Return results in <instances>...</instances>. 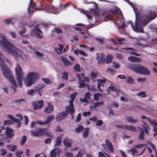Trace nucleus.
Masks as SVG:
<instances>
[{"mask_svg": "<svg viewBox=\"0 0 157 157\" xmlns=\"http://www.w3.org/2000/svg\"><path fill=\"white\" fill-rule=\"evenodd\" d=\"M157 17V13L155 11H151L150 16L146 17V21L144 19V17L141 15L137 14L136 13V27L135 30L139 31L141 33H144V30L142 26L147 25L151 20L155 19Z\"/></svg>", "mask_w": 157, "mask_h": 157, "instance_id": "1", "label": "nucleus"}, {"mask_svg": "<svg viewBox=\"0 0 157 157\" xmlns=\"http://www.w3.org/2000/svg\"><path fill=\"white\" fill-rule=\"evenodd\" d=\"M1 45L3 47L4 51L9 55L13 56L15 58L22 59V52L16 48L9 41L6 40H0Z\"/></svg>", "mask_w": 157, "mask_h": 157, "instance_id": "2", "label": "nucleus"}, {"mask_svg": "<svg viewBox=\"0 0 157 157\" xmlns=\"http://www.w3.org/2000/svg\"><path fill=\"white\" fill-rule=\"evenodd\" d=\"M5 63L4 60L0 57V66L5 78L7 79L12 84L14 85L16 87H17V83L16 80L11 74L10 70L5 64Z\"/></svg>", "mask_w": 157, "mask_h": 157, "instance_id": "3", "label": "nucleus"}, {"mask_svg": "<svg viewBox=\"0 0 157 157\" xmlns=\"http://www.w3.org/2000/svg\"><path fill=\"white\" fill-rule=\"evenodd\" d=\"M128 67L131 71L138 74L148 75L151 73L147 68L140 64H130Z\"/></svg>", "mask_w": 157, "mask_h": 157, "instance_id": "4", "label": "nucleus"}, {"mask_svg": "<svg viewBox=\"0 0 157 157\" xmlns=\"http://www.w3.org/2000/svg\"><path fill=\"white\" fill-rule=\"evenodd\" d=\"M40 76V74L36 72L29 73L26 76V86L28 87L32 86L38 79Z\"/></svg>", "mask_w": 157, "mask_h": 157, "instance_id": "5", "label": "nucleus"}, {"mask_svg": "<svg viewBox=\"0 0 157 157\" xmlns=\"http://www.w3.org/2000/svg\"><path fill=\"white\" fill-rule=\"evenodd\" d=\"M15 71L18 86L21 88L22 86V79L23 78V73L20 65L17 63L16 64Z\"/></svg>", "mask_w": 157, "mask_h": 157, "instance_id": "6", "label": "nucleus"}, {"mask_svg": "<svg viewBox=\"0 0 157 157\" xmlns=\"http://www.w3.org/2000/svg\"><path fill=\"white\" fill-rule=\"evenodd\" d=\"M106 144H102V146L105 150L108 153H110V151L113 153L114 150L113 145L109 140L108 139L105 140Z\"/></svg>", "mask_w": 157, "mask_h": 157, "instance_id": "7", "label": "nucleus"}, {"mask_svg": "<svg viewBox=\"0 0 157 157\" xmlns=\"http://www.w3.org/2000/svg\"><path fill=\"white\" fill-rule=\"evenodd\" d=\"M97 56L96 58V60L98 61L97 64L98 65H100L101 64L105 63V54L103 53L100 54L97 53Z\"/></svg>", "mask_w": 157, "mask_h": 157, "instance_id": "8", "label": "nucleus"}, {"mask_svg": "<svg viewBox=\"0 0 157 157\" xmlns=\"http://www.w3.org/2000/svg\"><path fill=\"white\" fill-rule=\"evenodd\" d=\"M44 101L43 100L34 101L32 102V105L34 106V110H37L38 109H41L44 105Z\"/></svg>", "mask_w": 157, "mask_h": 157, "instance_id": "9", "label": "nucleus"}, {"mask_svg": "<svg viewBox=\"0 0 157 157\" xmlns=\"http://www.w3.org/2000/svg\"><path fill=\"white\" fill-rule=\"evenodd\" d=\"M75 109L74 108V103L72 101H69V105L66 107V112L68 113H69L71 116L73 115L75 112Z\"/></svg>", "mask_w": 157, "mask_h": 157, "instance_id": "10", "label": "nucleus"}, {"mask_svg": "<svg viewBox=\"0 0 157 157\" xmlns=\"http://www.w3.org/2000/svg\"><path fill=\"white\" fill-rule=\"evenodd\" d=\"M45 86V85L44 83H41L36 85L34 87V88L35 91L41 96V94Z\"/></svg>", "mask_w": 157, "mask_h": 157, "instance_id": "11", "label": "nucleus"}, {"mask_svg": "<svg viewBox=\"0 0 157 157\" xmlns=\"http://www.w3.org/2000/svg\"><path fill=\"white\" fill-rule=\"evenodd\" d=\"M14 130L7 126L5 132L6 135L8 138L12 139V138L14 136Z\"/></svg>", "mask_w": 157, "mask_h": 157, "instance_id": "12", "label": "nucleus"}, {"mask_svg": "<svg viewBox=\"0 0 157 157\" xmlns=\"http://www.w3.org/2000/svg\"><path fill=\"white\" fill-rule=\"evenodd\" d=\"M67 115V113L65 111L61 112L56 116V121L58 122L60 121L65 119Z\"/></svg>", "mask_w": 157, "mask_h": 157, "instance_id": "13", "label": "nucleus"}, {"mask_svg": "<svg viewBox=\"0 0 157 157\" xmlns=\"http://www.w3.org/2000/svg\"><path fill=\"white\" fill-rule=\"evenodd\" d=\"M45 7L47 9L50 10V12L54 13H59V11L58 9L57 8H55L53 5H46Z\"/></svg>", "mask_w": 157, "mask_h": 157, "instance_id": "14", "label": "nucleus"}, {"mask_svg": "<svg viewBox=\"0 0 157 157\" xmlns=\"http://www.w3.org/2000/svg\"><path fill=\"white\" fill-rule=\"evenodd\" d=\"M44 130L42 128H38L36 129V131H31V132L34 136H42V133H43Z\"/></svg>", "mask_w": 157, "mask_h": 157, "instance_id": "15", "label": "nucleus"}, {"mask_svg": "<svg viewBox=\"0 0 157 157\" xmlns=\"http://www.w3.org/2000/svg\"><path fill=\"white\" fill-rule=\"evenodd\" d=\"M36 32H39L41 34L43 33L42 31L40 29L36 26L34 28L31 29L30 33V35L31 36H33L35 35H36V34L37 33Z\"/></svg>", "mask_w": 157, "mask_h": 157, "instance_id": "16", "label": "nucleus"}, {"mask_svg": "<svg viewBox=\"0 0 157 157\" xmlns=\"http://www.w3.org/2000/svg\"><path fill=\"white\" fill-rule=\"evenodd\" d=\"M141 117L143 119H146L150 123L153 125L155 126H157V121L155 119L151 120L149 117H147L146 116L142 115Z\"/></svg>", "mask_w": 157, "mask_h": 157, "instance_id": "17", "label": "nucleus"}, {"mask_svg": "<svg viewBox=\"0 0 157 157\" xmlns=\"http://www.w3.org/2000/svg\"><path fill=\"white\" fill-rule=\"evenodd\" d=\"M54 109V107L53 105L48 104L47 107L45 109L44 112L48 114H49L52 112Z\"/></svg>", "mask_w": 157, "mask_h": 157, "instance_id": "18", "label": "nucleus"}, {"mask_svg": "<svg viewBox=\"0 0 157 157\" xmlns=\"http://www.w3.org/2000/svg\"><path fill=\"white\" fill-rule=\"evenodd\" d=\"M139 130L140 131L139 135V138L141 140H143L144 139V133L143 130L141 128L138 127Z\"/></svg>", "mask_w": 157, "mask_h": 157, "instance_id": "19", "label": "nucleus"}, {"mask_svg": "<svg viewBox=\"0 0 157 157\" xmlns=\"http://www.w3.org/2000/svg\"><path fill=\"white\" fill-rule=\"evenodd\" d=\"M126 119L128 122L130 123H136L138 122V121L137 119H134L131 116L126 117Z\"/></svg>", "mask_w": 157, "mask_h": 157, "instance_id": "20", "label": "nucleus"}, {"mask_svg": "<svg viewBox=\"0 0 157 157\" xmlns=\"http://www.w3.org/2000/svg\"><path fill=\"white\" fill-rule=\"evenodd\" d=\"M69 140L68 137H66L64 140H63V142L64 145L68 147H70L71 146V144L69 142Z\"/></svg>", "mask_w": 157, "mask_h": 157, "instance_id": "21", "label": "nucleus"}, {"mask_svg": "<svg viewBox=\"0 0 157 157\" xmlns=\"http://www.w3.org/2000/svg\"><path fill=\"white\" fill-rule=\"evenodd\" d=\"M62 138L60 136H58L56 138V140L55 142V146H59L62 143Z\"/></svg>", "mask_w": 157, "mask_h": 157, "instance_id": "22", "label": "nucleus"}, {"mask_svg": "<svg viewBox=\"0 0 157 157\" xmlns=\"http://www.w3.org/2000/svg\"><path fill=\"white\" fill-rule=\"evenodd\" d=\"M125 129L128 130H129L130 131H133L134 132L136 131V127L133 126H130L129 125H125Z\"/></svg>", "mask_w": 157, "mask_h": 157, "instance_id": "23", "label": "nucleus"}, {"mask_svg": "<svg viewBox=\"0 0 157 157\" xmlns=\"http://www.w3.org/2000/svg\"><path fill=\"white\" fill-rule=\"evenodd\" d=\"M128 59L130 61L134 62H138L140 60V59L139 58L132 56L128 57Z\"/></svg>", "mask_w": 157, "mask_h": 157, "instance_id": "24", "label": "nucleus"}, {"mask_svg": "<svg viewBox=\"0 0 157 157\" xmlns=\"http://www.w3.org/2000/svg\"><path fill=\"white\" fill-rule=\"evenodd\" d=\"M44 131L43 133H42V136L45 135L47 137H49L50 138H53V135L52 133H49L48 132H47L46 130L47 128H44Z\"/></svg>", "mask_w": 157, "mask_h": 157, "instance_id": "25", "label": "nucleus"}, {"mask_svg": "<svg viewBox=\"0 0 157 157\" xmlns=\"http://www.w3.org/2000/svg\"><path fill=\"white\" fill-rule=\"evenodd\" d=\"M42 81L46 84L51 85L52 82V81L49 78H43L41 79Z\"/></svg>", "mask_w": 157, "mask_h": 157, "instance_id": "26", "label": "nucleus"}, {"mask_svg": "<svg viewBox=\"0 0 157 157\" xmlns=\"http://www.w3.org/2000/svg\"><path fill=\"white\" fill-rule=\"evenodd\" d=\"M6 147L10 148V150L11 151H14L17 148V146L16 145H9L6 146Z\"/></svg>", "mask_w": 157, "mask_h": 157, "instance_id": "27", "label": "nucleus"}, {"mask_svg": "<svg viewBox=\"0 0 157 157\" xmlns=\"http://www.w3.org/2000/svg\"><path fill=\"white\" fill-rule=\"evenodd\" d=\"M55 118V116L54 115L49 116L45 121V123L46 124L51 122Z\"/></svg>", "mask_w": 157, "mask_h": 157, "instance_id": "28", "label": "nucleus"}, {"mask_svg": "<svg viewBox=\"0 0 157 157\" xmlns=\"http://www.w3.org/2000/svg\"><path fill=\"white\" fill-rule=\"evenodd\" d=\"M83 129V126L81 125H79L78 127L75 129V132L76 133H79L82 131Z\"/></svg>", "mask_w": 157, "mask_h": 157, "instance_id": "29", "label": "nucleus"}, {"mask_svg": "<svg viewBox=\"0 0 157 157\" xmlns=\"http://www.w3.org/2000/svg\"><path fill=\"white\" fill-rule=\"evenodd\" d=\"M113 59V56L111 55H108L106 56V63H109L112 62Z\"/></svg>", "mask_w": 157, "mask_h": 157, "instance_id": "30", "label": "nucleus"}, {"mask_svg": "<svg viewBox=\"0 0 157 157\" xmlns=\"http://www.w3.org/2000/svg\"><path fill=\"white\" fill-rule=\"evenodd\" d=\"M108 89L110 91H113L117 93H118L120 92L119 90H118L117 89L115 88L114 86H113L112 85H111V86L108 87Z\"/></svg>", "mask_w": 157, "mask_h": 157, "instance_id": "31", "label": "nucleus"}, {"mask_svg": "<svg viewBox=\"0 0 157 157\" xmlns=\"http://www.w3.org/2000/svg\"><path fill=\"white\" fill-rule=\"evenodd\" d=\"M61 60L63 62L65 65H69L70 64V62L68 59L66 57H62L61 58Z\"/></svg>", "mask_w": 157, "mask_h": 157, "instance_id": "32", "label": "nucleus"}, {"mask_svg": "<svg viewBox=\"0 0 157 157\" xmlns=\"http://www.w3.org/2000/svg\"><path fill=\"white\" fill-rule=\"evenodd\" d=\"M126 82L128 83L132 84L134 83V80L130 76H128Z\"/></svg>", "mask_w": 157, "mask_h": 157, "instance_id": "33", "label": "nucleus"}, {"mask_svg": "<svg viewBox=\"0 0 157 157\" xmlns=\"http://www.w3.org/2000/svg\"><path fill=\"white\" fill-rule=\"evenodd\" d=\"M89 129L88 128L85 129L83 133L82 136L83 137L86 138L88 137L89 135Z\"/></svg>", "mask_w": 157, "mask_h": 157, "instance_id": "34", "label": "nucleus"}, {"mask_svg": "<svg viewBox=\"0 0 157 157\" xmlns=\"http://www.w3.org/2000/svg\"><path fill=\"white\" fill-rule=\"evenodd\" d=\"M90 11L93 12L94 15L97 16H99L100 15L99 10L98 9H92L90 10Z\"/></svg>", "mask_w": 157, "mask_h": 157, "instance_id": "35", "label": "nucleus"}, {"mask_svg": "<svg viewBox=\"0 0 157 157\" xmlns=\"http://www.w3.org/2000/svg\"><path fill=\"white\" fill-rule=\"evenodd\" d=\"M146 92L144 91H142L138 93L137 95L143 98H145L147 96V95L146 94Z\"/></svg>", "mask_w": 157, "mask_h": 157, "instance_id": "36", "label": "nucleus"}, {"mask_svg": "<svg viewBox=\"0 0 157 157\" xmlns=\"http://www.w3.org/2000/svg\"><path fill=\"white\" fill-rule=\"evenodd\" d=\"M74 69L76 71V72H81V69H80V66L78 64H76L74 67Z\"/></svg>", "mask_w": 157, "mask_h": 157, "instance_id": "37", "label": "nucleus"}, {"mask_svg": "<svg viewBox=\"0 0 157 157\" xmlns=\"http://www.w3.org/2000/svg\"><path fill=\"white\" fill-rule=\"evenodd\" d=\"M27 139V138L26 136H24L22 137L21 141V146L25 144Z\"/></svg>", "mask_w": 157, "mask_h": 157, "instance_id": "38", "label": "nucleus"}, {"mask_svg": "<svg viewBox=\"0 0 157 157\" xmlns=\"http://www.w3.org/2000/svg\"><path fill=\"white\" fill-rule=\"evenodd\" d=\"M4 22L6 25L9 24L10 23H11L12 25H13L14 24V22L12 21V20L10 19H6L4 20Z\"/></svg>", "mask_w": 157, "mask_h": 157, "instance_id": "39", "label": "nucleus"}, {"mask_svg": "<svg viewBox=\"0 0 157 157\" xmlns=\"http://www.w3.org/2000/svg\"><path fill=\"white\" fill-rule=\"evenodd\" d=\"M77 76L78 78L79 82L82 81V80L83 77H84V75L83 73L78 74L77 75Z\"/></svg>", "mask_w": 157, "mask_h": 157, "instance_id": "40", "label": "nucleus"}, {"mask_svg": "<svg viewBox=\"0 0 157 157\" xmlns=\"http://www.w3.org/2000/svg\"><path fill=\"white\" fill-rule=\"evenodd\" d=\"M79 82V84L78 86L79 88H81L85 87L86 86V84L84 83V82H83L82 81Z\"/></svg>", "mask_w": 157, "mask_h": 157, "instance_id": "41", "label": "nucleus"}, {"mask_svg": "<svg viewBox=\"0 0 157 157\" xmlns=\"http://www.w3.org/2000/svg\"><path fill=\"white\" fill-rule=\"evenodd\" d=\"M77 94V93L76 92L73 93L71 94L70 97L71 98V100L70 101H72V102L74 101L75 98L76 97V95Z\"/></svg>", "mask_w": 157, "mask_h": 157, "instance_id": "42", "label": "nucleus"}, {"mask_svg": "<svg viewBox=\"0 0 157 157\" xmlns=\"http://www.w3.org/2000/svg\"><path fill=\"white\" fill-rule=\"evenodd\" d=\"M59 47L58 48V49L59 50V52H58L57 50H56L57 53L58 54H60L63 49V46L60 44H59Z\"/></svg>", "mask_w": 157, "mask_h": 157, "instance_id": "43", "label": "nucleus"}, {"mask_svg": "<svg viewBox=\"0 0 157 157\" xmlns=\"http://www.w3.org/2000/svg\"><path fill=\"white\" fill-rule=\"evenodd\" d=\"M101 94L99 93H96L94 94V99L96 101H98L99 100V97L101 96Z\"/></svg>", "mask_w": 157, "mask_h": 157, "instance_id": "44", "label": "nucleus"}, {"mask_svg": "<svg viewBox=\"0 0 157 157\" xmlns=\"http://www.w3.org/2000/svg\"><path fill=\"white\" fill-rule=\"evenodd\" d=\"M63 75L62 78L65 80H67L68 78V73L67 72H63L62 73Z\"/></svg>", "mask_w": 157, "mask_h": 157, "instance_id": "45", "label": "nucleus"}, {"mask_svg": "<svg viewBox=\"0 0 157 157\" xmlns=\"http://www.w3.org/2000/svg\"><path fill=\"white\" fill-rule=\"evenodd\" d=\"M103 103L104 102L103 101L96 102L94 104L93 108H97L100 105H103Z\"/></svg>", "mask_w": 157, "mask_h": 157, "instance_id": "46", "label": "nucleus"}, {"mask_svg": "<svg viewBox=\"0 0 157 157\" xmlns=\"http://www.w3.org/2000/svg\"><path fill=\"white\" fill-rule=\"evenodd\" d=\"M15 122H16L18 124V127H20L21 126V121L18 119L17 118H16L14 117L13 120Z\"/></svg>", "mask_w": 157, "mask_h": 157, "instance_id": "47", "label": "nucleus"}, {"mask_svg": "<svg viewBox=\"0 0 157 157\" xmlns=\"http://www.w3.org/2000/svg\"><path fill=\"white\" fill-rule=\"evenodd\" d=\"M35 90V89H30L27 92V93L28 95H33V93L34 92Z\"/></svg>", "mask_w": 157, "mask_h": 157, "instance_id": "48", "label": "nucleus"}, {"mask_svg": "<svg viewBox=\"0 0 157 157\" xmlns=\"http://www.w3.org/2000/svg\"><path fill=\"white\" fill-rule=\"evenodd\" d=\"M54 29L57 33L59 34L63 33V31L58 27H56Z\"/></svg>", "mask_w": 157, "mask_h": 157, "instance_id": "49", "label": "nucleus"}, {"mask_svg": "<svg viewBox=\"0 0 157 157\" xmlns=\"http://www.w3.org/2000/svg\"><path fill=\"white\" fill-rule=\"evenodd\" d=\"M7 152V151L6 150L1 148L0 149V153H1V155H4L6 154Z\"/></svg>", "mask_w": 157, "mask_h": 157, "instance_id": "50", "label": "nucleus"}, {"mask_svg": "<svg viewBox=\"0 0 157 157\" xmlns=\"http://www.w3.org/2000/svg\"><path fill=\"white\" fill-rule=\"evenodd\" d=\"M82 12L83 13H84L85 14L87 18L89 19H92V17L90 16L89 14H88L87 13V11H86L85 10H82Z\"/></svg>", "mask_w": 157, "mask_h": 157, "instance_id": "51", "label": "nucleus"}, {"mask_svg": "<svg viewBox=\"0 0 157 157\" xmlns=\"http://www.w3.org/2000/svg\"><path fill=\"white\" fill-rule=\"evenodd\" d=\"M34 10V8H31L29 7L28 9V12L29 14L30 15L33 14Z\"/></svg>", "mask_w": 157, "mask_h": 157, "instance_id": "52", "label": "nucleus"}, {"mask_svg": "<svg viewBox=\"0 0 157 157\" xmlns=\"http://www.w3.org/2000/svg\"><path fill=\"white\" fill-rule=\"evenodd\" d=\"M128 151L132 152L133 155H134L135 153H137V151L134 148H132L131 149L128 150Z\"/></svg>", "mask_w": 157, "mask_h": 157, "instance_id": "53", "label": "nucleus"}, {"mask_svg": "<svg viewBox=\"0 0 157 157\" xmlns=\"http://www.w3.org/2000/svg\"><path fill=\"white\" fill-rule=\"evenodd\" d=\"M23 152L22 151H21L19 152L18 151H17L16 152V155L17 157H21V155L23 154Z\"/></svg>", "mask_w": 157, "mask_h": 157, "instance_id": "54", "label": "nucleus"}, {"mask_svg": "<svg viewBox=\"0 0 157 157\" xmlns=\"http://www.w3.org/2000/svg\"><path fill=\"white\" fill-rule=\"evenodd\" d=\"M65 155L66 157H73V154L71 152H67L65 153Z\"/></svg>", "mask_w": 157, "mask_h": 157, "instance_id": "55", "label": "nucleus"}, {"mask_svg": "<svg viewBox=\"0 0 157 157\" xmlns=\"http://www.w3.org/2000/svg\"><path fill=\"white\" fill-rule=\"evenodd\" d=\"M36 6V4L33 1L30 2L29 7L31 8H34V7Z\"/></svg>", "mask_w": 157, "mask_h": 157, "instance_id": "56", "label": "nucleus"}, {"mask_svg": "<svg viewBox=\"0 0 157 157\" xmlns=\"http://www.w3.org/2000/svg\"><path fill=\"white\" fill-rule=\"evenodd\" d=\"M103 123V121L101 120H99L97 121L96 122V125L97 126H100Z\"/></svg>", "mask_w": 157, "mask_h": 157, "instance_id": "57", "label": "nucleus"}, {"mask_svg": "<svg viewBox=\"0 0 157 157\" xmlns=\"http://www.w3.org/2000/svg\"><path fill=\"white\" fill-rule=\"evenodd\" d=\"M55 148L53 149L51 152L50 157H55L56 155V153L55 152Z\"/></svg>", "mask_w": 157, "mask_h": 157, "instance_id": "58", "label": "nucleus"}, {"mask_svg": "<svg viewBox=\"0 0 157 157\" xmlns=\"http://www.w3.org/2000/svg\"><path fill=\"white\" fill-rule=\"evenodd\" d=\"M51 138H47L44 140V143L46 144H50L51 142Z\"/></svg>", "mask_w": 157, "mask_h": 157, "instance_id": "59", "label": "nucleus"}, {"mask_svg": "<svg viewBox=\"0 0 157 157\" xmlns=\"http://www.w3.org/2000/svg\"><path fill=\"white\" fill-rule=\"evenodd\" d=\"M90 94V93L89 92H86L84 95V97L88 100H90V97L89 96Z\"/></svg>", "mask_w": 157, "mask_h": 157, "instance_id": "60", "label": "nucleus"}, {"mask_svg": "<svg viewBox=\"0 0 157 157\" xmlns=\"http://www.w3.org/2000/svg\"><path fill=\"white\" fill-rule=\"evenodd\" d=\"M83 82H90V80L88 77H87L86 76L84 77V78L82 80Z\"/></svg>", "mask_w": 157, "mask_h": 157, "instance_id": "61", "label": "nucleus"}, {"mask_svg": "<svg viewBox=\"0 0 157 157\" xmlns=\"http://www.w3.org/2000/svg\"><path fill=\"white\" fill-rule=\"evenodd\" d=\"M113 67L115 68L118 69L120 67V66L118 63L115 62H113Z\"/></svg>", "mask_w": 157, "mask_h": 157, "instance_id": "62", "label": "nucleus"}, {"mask_svg": "<svg viewBox=\"0 0 157 157\" xmlns=\"http://www.w3.org/2000/svg\"><path fill=\"white\" fill-rule=\"evenodd\" d=\"M151 43L152 44H157V39L155 38L152 39Z\"/></svg>", "mask_w": 157, "mask_h": 157, "instance_id": "63", "label": "nucleus"}, {"mask_svg": "<svg viewBox=\"0 0 157 157\" xmlns=\"http://www.w3.org/2000/svg\"><path fill=\"white\" fill-rule=\"evenodd\" d=\"M153 131L154 133L153 135L154 136H155L157 135V127L156 126L154 127Z\"/></svg>", "mask_w": 157, "mask_h": 157, "instance_id": "64", "label": "nucleus"}]
</instances>
